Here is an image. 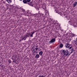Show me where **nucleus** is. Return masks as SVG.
I'll return each instance as SVG.
<instances>
[{"mask_svg":"<svg viewBox=\"0 0 77 77\" xmlns=\"http://www.w3.org/2000/svg\"><path fill=\"white\" fill-rule=\"evenodd\" d=\"M62 52L63 53L64 56H67L69 54V51H68V50H62Z\"/></svg>","mask_w":77,"mask_h":77,"instance_id":"1","label":"nucleus"},{"mask_svg":"<svg viewBox=\"0 0 77 77\" xmlns=\"http://www.w3.org/2000/svg\"><path fill=\"white\" fill-rule=\"evenodd\" d=\"M6 1L8 3H12V1L11 0H6Z\"/></svg>","mask_w":77,"mask_h":77,"instance_id":"10","label":"nucleus"},{"mask_svg":"<svg viewBox=\"0 0 77 77\" xmlns=\"http://www.w3.org/2000/svg\"><path fill=\"white\" fill-rule=\"evenodd\" d=\"M69 22H70V21H69V22H68V23Z\"/></svg>","mask_w":77,"mask_h":77,"instance_id":"30","label":"nucleus"},{"mask_svg":"<svg viewBox=\"0 0 77 77\" xmlns=\"http://www.w3.org/2000/svg\"><path fill=\"white\" fill-rule=\"evenodd\" d=\"M30 33L29 32H27L26 33V36L27 37H29V36Z\"/></svg>","mask_w":77,"mask_h":77,"instance_id":"8","label":"nucleus"},{"mask_svg":"<svg viewBox=\"0 0 77 77\" xmlns=\"http://www.w3.org/2000/svg\"><path fill=\"white\" fill-rule=\"evenodd\" d=\"M72 48V49L70 50V51H72L70 52V54H71V53H72V52H73V51H74V48Z\"/></svg>","mask_w":77,"mask_h":77,"instance_id":"12","label":"nucleus"},{"mask_svg":"<svg viewBox=\"0 0 77 77\" xmlns=\"http://www.w3.org/2000/svg\"><path fill=\"white\" fill-rule=\"evenodd\" d=\"M75 44H76V45H77V43H75Z\"/></svg>","mask_w":77,"mask_h":77,"instance_id":"25","label":"nucleus"},{"mask_svg":"<svg viewBox=\"0 0 77 77\" xmlns=\"http://www.w3.org/2000/svg\"><path fill=\"white\" fill-rule=\"evenodd\" d=\"M21 39L22 40H24V37H22V38H21Z\"/></svg>","mask_w":77,"mask_h":77,"instance_id":"19","label":"nucleus"},{"mask_svg":"<svg viewBox=\"0 0 77 77\" xmlns=\"http://www.w3.org/2000/svg\"><path fill=\"white\" fill-rule=\"evenodd\" d=\"M35 50H36V51L38 50V48H35Z\"/></svg>","mask_w":77,"mask_h":77,"instance_id":"21","label":"nucleus"},{"mask_svg":"<svg viewBox=\"0 0 77 77\" xmlns=\"http://www.w3.org/2000/svg\"><path fill=\"white\" fill-rule=\"evenodd\" d=\"M65 47H66V48H69V49H71L73 47L72 46L68 43H67L65 45Z\"/></svg>","mask_w":77,"mask_h":77,"instance_id":"2","label":"nucleus"},{"mask_svg":"<svg viewBox=\"0 0 77 77\" xmlns=\"http://www.w3.org/2000/svg\"><path fill=\"white\" fill-rule=\"evenodd\" d=\"M33 55H35L36 54H35V53H36L37 54V53L38 52H37V51H35L34 52H33Z\"/></svg>","mask_w":77,"mask_h":77,"instance_id":"14","label":"nucleus"},{"mask_svg":"<svg viewBox=\"0 0 77 77\" xmlns=\"http://www.w3.org/2000/svg\"><path fill=\"white\" fill-rule=\"evenodd\" d=\"M36 47H38V46H37Z\"/></svg>","mask_w":77,"mask_h":77,"instance_id":"28","label":"nucleus"},{"mask_svg":"<svg viewBox=\"0 0 77 77\" xmlns=\"http://www.w3.org/2000/svg\"><path fill=\"white\" fill-rule=\"evenodd\" d=\"M31 33L32 34V35H33V34H34V33H35V32H31Z\"/></svg>","mask_w":77,"mask_h":77,"instance_id":"20","label":"nucleus"},{"mask_svg":"<svg viewBox=\"0 0 77 77\" xmlns=\"http://www.w3.org/2000/svg\"><path fill=\"white\" fill-rule=\"evenodd\" d=\"M63 47V45L61 43L60 44V48H62Z\"/></svg>","mask_w":77,"mask_h":77,"instance_id":"11","label":"nucleus"},{"mask_svg":"<svg viewBox=\"0 0 77 77\" xmlns=\"http://www.w3.org/2000/svg\"><path fill=\"white\" fill-rule=\"evenodd\" d=\"M12 62V61H11V60H8V63H11Z\"/></svg>","mask_w":77,"mask_h":77,"instance_id":"16","label":"nucleus"},{"mask_svg":"<svg viewBox=\"0 0 77 77\" xmlns=\"http://www.w3.org/2000/svg\"><path fill=\"white\" fill-rule=\"evenodd\" d=\"M28 4L29 5H30V6H33V4H32V2H29L28 3Z\"/></svg>","mask_w":77,"mask_h":77,"instance_id":"7","label":"nucleus"},{"mask_svg":"<svg viewBox=\"0 0 77 77\" xmlns=\"http://www.w3.org/2000/svg\"><path fill=\"white\" fill-rule=\"evenodd\" d=\"M42 8H43L44 9H45L47 8L46 7V6H45V5L44 6L43 5H42Z\"/></svg>","mask_w":77,"mask_h":77,"instance_id":"15","label":"nucleus"},{"mask_svg":"<svg viewBox=\"0 0 77 77\" xmlns=\"http://www.w3.org/2000/svg\"><path fill=\"white\" fill-rule=\"evenodd\" d=\"M33 51H34H34H35V49H34V50H33Z\"/></svg>","mask_w":77,"mask_h":77,"instance_id":"24","label":"nucleus"},{"mask_svg":"<svg viewBox=\"0 0 77 77\" xmlns=\"http://www.w3.org/2000/svg\"><path fill=\"white\" fill-rule=\"evenodd\" d=\"M42 54H43V52L42 51H40L39 52V55H40V56H42Z\"/></svg>","mask_w":77,"mask_h":77,"instance_id":"9","label":"nucleus"},{"mask_svg":"<svg viewBox=\"0 0 77 77\" xmlns=\"http://www.w3.org/2000/svg\"><path fill=\"white\" fill-rule=\"evenodd\" d=\"M27 37L26 35L25 36L23 37V38H24V40H26V38H27Z\"/></svg>","mask_w":77,"mask_h":77,"instance_id":"17","label":"nucleus"},{"mask_svg":"<svg viewBox=\"0 0 77 77\" xmlns=\"http://www.w3.org/2000/svg\"><path fill=\"white\" fill-rule=\"evenodd\" d=\"M77 5V2H75L74 4L72 5H73V7H75V6H76V5Z\"/></svg>","mask_w":77,"mask_h":77,"instance_id":"5","label":"nucleus"},{"mask_svg":"<svg viewBox=\"0 0 77 77\" xmlns=\"http://www.w3.org/2000/svg\"><path fill=\"white\" fill-rule=\"evenodd\" d=\"M26 1L27 2V3H29V2L31 1V0H26Z\"/></svg>","mask_w":77,"mask_h":77,"instance_id":"18","label":"nucleus"},{"mask_svg":"<svg viewBox=\"0 0 77 77\" xmlns=\"http://www.w3.org/2000/svg\"><path fill=\"white\" fill-rule=\"evenodd\" d=\"M58 32H59V31H55V33H58Z\"/></svg>","mask_w":77,"mask_h":77,"instance_id":"22","label":"nucleus"},{"mask_svg":"<svg viewBox=\"0 0 77 77\" xmlns=\"http://www.w3.org/2000/svg\"><path fill=\"white\" fill-rule=\"evenodd\" d=\"M23 2L24 4H28L27 2V0H23Z\"/></svg>","mask_w":77,"mask_h":77,"instance_id":"6","label":"nucleus"},{"mask_svg":"<svg viewBox=\"0 0 77 77\" xmlns=\"http://www.w3.org/2000/svg\"><path fill=\"white\" fill-rule=\"evenodd\" d=\"M56 41V39L52 38L51 41H49V44H53Z\"/></svg>","mask_w":77,"mask_h":77,"instance_id":"3","label":"nucleus"},{"mask_svg":"<svg viewBox=\"0 0 77 77\" xmlns=\"http://www.w3.org/2000/svg\"><path fill=\"white\" fill-rule=\"evenodd\" d=\"M29 36L30 37H33V35L31 32H29Z\"/></svg>","mask_w":77,"mask_h":77,"instance_id":"13","label":"nucleus"},{"mask_svg":"<svg viewBox=\"0 0 77 77\" xmlns=\"http://www.w3.org/2000/svg\"><path fill=\"white\" fill-rule=\"evenodd\" d=\"M71 53L70 54H69V56L70 54H71Z\"/></svg>","mask_w":77,"mask_h":77,"instance_id":"23","label":"nucleus"},{"mask_svg":"<svg viewBox=\"0 0 77 77\" xmlns=\"http://www.w3.org/2000/svg\"><path fill=\"white\" fill-rule=\"evenodd\" d=\"M20 0V1H22V0Z\"/></svg>","mask_w":77,"mask_h":77,"instance_id":"27","label":"nucleus"},{"mask_svg":"<svg viewBox=\"0 0 77 77\" xmlns=\"http://www.w3.org/2000/svg\"><path fill=\"white\" fill-rule=\"evenodd\" d=\"M12 60H13V59H14V58H12Z\"/></svg>","mask_w":77,"mask_h":77,"instance_id":"29","label":"nucleus"},{"mask_svg":"<svg viewBox=\"0 0 77 77\" xmlns=\"http://www.w3.org/2000/svg\"><path fill=\"white\" fill-rule=\"evenodd\" d=\"M55 11H57V10H55Z\"/></svg>","mask_w":77,"mask_h":77,"instance_id":"31","label":"nucleus"},{"mask_svg":"<svg viewBox=\"0 0 77 77\" xmlns=\"http://www.w3.org/2000/svg\"><path fill=\"white\" fill-rule=\"evenodd\" d=\"M74 35H75L74 34H73V36H74Z\"/></svg>","mask_w":77,"mask_h":77,"instance_id":"26","label":"nucleus"},{"mask_svg":"<svg viewBox=\"0 0 77 77\" xmlns=\"http://www.w3.org/2000/svg\"><path fill=\"white\" fill-rule=\"evenodd\" d=\"M56 12H57V11H56Z\"/></svg>","mask_w":77,"mask_h":77,"instance_id":"32","label":"nucleus"},{"mask_svg":"<svg viewBox=\"0 0 77 77\" xmlns=\"http://www.w3.org/2000/svg\"><path fill=\"white\" fill-rule=\"evenodd\" d=\"M40 57V55L39 54H37L35 55V58L36 59H39Z\"/></svg>","mask_w":77,"mask_h":77,"instance_id":"4","label":"nucleus"}]
</instances>
